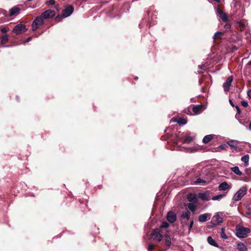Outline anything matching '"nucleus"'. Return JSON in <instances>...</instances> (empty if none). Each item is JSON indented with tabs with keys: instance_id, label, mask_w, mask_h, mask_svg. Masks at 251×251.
Returning <instances> with one entry per match:
<instances>
[{
	"instance_id": "b1692460",
	"label": "nucleus",
	"mask_w": 251,
	"mask_h": 251,
	"mask_svg": "<svg viewBox=\"0 0 251 251\" xmlns=\"http://www.w3.org/2000/svg\"><path fill=\"white\" fill-rule=\"evenodd\" d=\"M213 139V136L211 134H209V135H206L205 136L203 139H202V142L205 143V144H206V143H208V142H209L212 139Z\"/></svg>"
},
{
	"instance_id": "a19ab883",
	"label": "nucleus",
	"mask_w": 251,
	"mask_h": 251,
	"mask_svg": "<svg viewBox=\"0 0 251 251\" xmlns=\"http://www.w3.org/2000/svg\"><path fill=\"white\" fill-rule=\"evenodd\" d=\"M235 108H236V109L237 110V113L238 114H240L241 113V111H240L239 107L238 106H236Z\"/></svg>"
},
{
	"instance_id": "f8f14e48",
	"label": "nucleus",
	"mask_w": 251,
	"mask_h": 251,
	"mask_svg": "<svg viewBox=\"0 0 251 251\" xmlns=\"http://www.w3.org/2000/svg\"><path fill=\"white\" fill-rule=\"evenodd\" d=\"M152 238L156 239L158 242L162 239V235L158 229H155L151 233Z\"/></svg>"
},
{
	"instance_id": "72a5a7b5",
	"label": "nucleus",
	"mask_w": 251,
	"mask_h": 251,
	"mask_svg": "<svg viewBox=\"0 0 251 251\" xmlns=\"http://www.w3.org/2000/svg\"><path fill=\"white\" fill-rule=\"evenodd\" d=\"M241 104L244 107H246L248 106V102L244 100H243L241 101Z\"/></svg>"
},
{
	"instance_id": "603ef678",
	"label": "nucleus",
	"mask_w": 251,
	"mask_h": 251,
	"mask_svg": "<svg viewBox=\"0 0 251 251\" xmlns=\"http://www.w3.org/2000/svg\"><path fill=\"white\" fill-rule=\"evenodd\" d=\"M248 64L249 65H251V61H250L249 62H248Z\"/></svg>"
},
{
	"instance_id": "a878e982",
	"label": "nucleus",
	"mask_w": 251,
	"mask_h": 251,
	"mask_svg": "<svg viewBox=\"0 0 251 251\" xmlns=\"http://www.w3.org/2000/svg\"><path fill=\"white\" fill-rule=\"evenodd\" d=\"M195 184H200L201 185H204L206 183V181L205 180L201 178H198L197 180L194 182Z\"/></svg>"
},
{
	"instance_id": "4468645a",
	"label": "nucleus",
	"mask_w": 251,
	"mask_h": 251,
	"mask_svg": "<svg viewBox=\"0 0 251 251\" xmlns=\"http://www.w3.org/2000/svg\"><path fill=\"white\" fill-rule=\"evenodd\" d=\"M210 214L209 213H204L201 214L198 218L199 221L201 223L205 222L208 219H210Z\"/></svg>"
},
{
	"instance_id": "0eeeda50",
	"label": "nucleus",
	"mask_w": 251,
	"mask_h": 251,
	"mask_svg": "<svg viewBox=\"0 0 251 251\" xmlns=\"http://www.w3.org/2000/svg\"><path fill=\"white\" fill-rule=\"evenodd\" d=\"M74 9L73 6L69 5L63 9L62 11V16L64 18H67L71 15L74 12Z\"/></svg>"
},
{
	"instance_id": "6ab92c4d",
	"label": "nucleus",
	"mask_w": 251,
	"mask_h": 251,
	"mask_svg": "<svg viewBox=\"0 0 251 251\" xmlns=\"http://www.w3.org/2000/svg\"><path fill=\"white\" fill-rule=\"evenodd\" d=\"M237 249L239 251H247V248L245 244L243 243H239L237 245Z\"/></svg>"
},
{
	"instance_id": "7ed1b4c3",
	"label": "nucleus",
	"mask_w": 251,
	"mask_h": 251,
	"mask_svg": "<svg viewBox=\"0 0 251 251\" xmlns=\"http://www.w3.org/2000/svg\"><path fill=\"white\" fill-rule=\"evenodd\" d=\"M236 235L239 238H244L248 236L251 232L249 228L240 227L236 229Z\"/></svg>"
},
{
	"instance_id": "a18cd8bd",
	"label": "nucleus",
	"mask_w": 251,
	"mask_h": 251,
	"mask_svg": "<svg viewBox=\"0 0 251 251\" xmlns=\"http://www.w3.org/2000/svg\"><path fill=\"white\" fill-rule=\"evenodd\" d=\"M238 47H237V46H232V50L233 51L237 50H238Z\"/></svg>"
},
{
	"instance_id": "bb28decb",
	"label": "nucleus",
	"mask_w": 251,
	"mask_h": 251,
	"mask_svg": "<svg viewBox=\"0 0 251 251\" xmlns=\"http://www.w3.org/2000/svg\"><path fill=\"white\" fill-rule=\"evenodd\" d=\"M225 196H226L225 194H220V195H216V196L213 197L212 198V200L213 201H219V200H221L222 198H223L224 197H225Z\"/></svg>"
},
{
	"instance_id": "49530a36",
	"label": "nucleus",
	"mask_w": 251,
	"mask_h": 251,
	"mask_svg": "<svg viewBox=\"0 0 251 251\" xmlns=\"http://www.w3.org/2000/svg\"><path fill=\"white\" fill-rule=\"evenodd\" d=\"M31 39H32L31 37H28V38L26 39V41H25V42L24 43V44H25V43H27V42H28L30 41L31 40Z\"/></svg>"
},
{
	"instance_id": "f3484780",
	"label": "nucleus",
	"mask_w": 251,
	"mask_h": 251,
	"mask_svg": "<svg viewBox=\"0 0 251 251\" xmlns=\"http://www.w3.org/2000/svg\"><path fill=\"white\" fill-rule=\"evenodd\" d=\"M218 13L220 16V18L222 20V21H223L224 22L227 21V16L225 12H223L221 10H218Z\"/></svg>"
},
{
	"instance_id": "2f4dec72",
	"label": "nucleus",
	"mask_w": 251,
	"mask_h": 251,
	"mask_svg": "<svg viewBox=\"0 0 251 251\" xmlns=\"http://www.w3.org/2000/svg\"><path fill=\"white\" fill-rule=\"evenodd\" d=\"M55 3V1L54 0H49L46 2V4L50 7V6L54 5Z\"/></svg>"
},
{
	"instance_id": "37998d69",
	"label": "nucleus",
	"mask_w": 251,
	"mask_h": 251,
	"mask_svg": "<svg viewBox=\"0 0 251 251\" xmlns=\"http://www.w3.org/2000/svg\"><path fill=\"white\" fill-rule=\"evenodd\" d=\"M248 96L251 99V89L249 90L247 92Z\"/></svg>"
},
{
	"instance_id": "6e6552de",
	"label": "nucleus",
	"mask_w": 251,
	"mask_h": 251,
	"mask_svg": "<svg viewBox=\"0 0 251 251\" xmlns=\"http://www.w3.org/2000/svg\"><path fill=\"white\" fill-rule=\"evenodd\" d=\"M41 15L44 19H47L54 17L55 12L54 10L49 9L43 12Z\"/></svg>"
},
{
	"instance_id": "f704fd0d",
	"label": "nucleus",
	"mask_w": 251,
	"mask_h": 251,
	"mask_svg": "<svg viewBox=\"0 0 251 251\" xmlns=\"http://www.w3.org/2000/svg\"><path fill=\"white\" fill-rule=\"evenodd\" d=\"M200 198H201L203 200H204V201L208 200L207 196L204 194H201Z\"/></svg>"
},
{
	"instance_id": "4be33fe9",
	"label": "nucleus",
	"mask_w": 251,
	"mask_h": 251,
	"mask_svg": "<svg viewBox=\"0 0 251 251\" xmlns=\"http://www.w3.org/2000/svg\"><path fill=\"white\" fill-rule=\"evenodd\" d=\"M207 242L210 245L214 247H218V244L215 242V241L210 236L207 238Z\"/></svg>"
},
{
	"instance_id": "393cba45",
	"label": "nucleus",
	"mask_w": 251,
	"mask_h": 251,
	"mask_svg": "<svg viewBox=\"0 0 251 251\" xmlns=\"http://www.w3.org/2000/svg\"><path fill=\"white\" fill-rule=\"evenodd\" d=\"M249 155L248 154H246L241 157V160L245 163V166H248L249 165Z\"/></svg>"
},
{
	"instance_id": "7c9ffc66",
	"label": "nucleus",
	"mask_w": 251,
	"mask_h": 251,
	"mask_svg": "<svg viewBox=\"0 0 251 251\" xmlns=\"http://www.w3.org/2000/svg\"><path fill=\"white\" fill-rule=\"evenodd\" d=\"M165 237V242H166V245L168 246H170L171 244L170 237H169V236L168 235H166Z\"/></svg>"
},
{
	"instance_id": "4c0bfd02",
	"label": "nucleus",
	"mask_w": 251,
	"mask_h": 251,
	"mask_svg": "<svg viewBox=\"0 0 251 251\" xmlns=\"http://www.w3.org/2000/svg\"><path fill=\"white\" fill-rule=\"evenodd\" d=\"M193 224H194V221L192 220L190 222V224L189 225V226H188V230H189V231H190L192 229V227L193 226Z\"/></svg>"
},
{
	"instance_id": "473e14b6",
	"label": "nucleus",
	"mask_w": 251,
	"mask_h": 251,
	"mask_svg": "<svg viewBox=\"0 0 251 251\" xmlns=\"http://www.w3.org/2000/svg\"><path fill=\"white\" fill-rule=\"evenodd\" d=\"M169 226V224L166 222H164L162 223L160 227L161 228H166L168 227Z\"/></svg>"
},
{
	"instance_id": "e433bc0d",
	"label": "nucleus",
	"mask_w": 251,
	"mask_h": 251,
	"mask_svg": "<svg viewBox=\"0 0 251 251\" xmlns=\"http://www.w3.org/2000/svg\"><path fill=\"white\" fill-rule=\"evenodd\" d=\"M234 142V140H230L227 142V144L230 147H234L235 145L233 144Z\"/></svg>"
},
{
	"instance_id": "5701e85b",
	"label": "nucleus",
	"mask_w": 251,
	"mask_h": 251,
	"mask_svg": "<svg viewBox=\"0 0 251 251\" xmlns=\"http://www.w3.org/2000/svg\"><path fill=\"white\" fill-rule=\"evenodd\" d=\"M231 170L237 175L241 176L242 175V173L240 171L239 167L237 166L231 168Z\"/></svg>"
},
{
	"instance_id": "8fccbe9b",
	"label": "nucleus",
	"mask_w": 251,
	"mask_h": 251,
	"mask_svg": "<svg viewBox=\"0 0 251 251\" xmlns=\"http://www.w3.org/2000/svg\"><path fill=\"white\" fill-rule=\"evenodd\" d=\"M203 67V65H201L199 66V68L200 69H201Z\"/></svg>"
},
{
	"instance_id": "9d476101",
	"label": "nucleus",
	"mask_w": 251,
	"mask_h": 251,
	"mask_svg": "<svg viewBox=\"0 0 251 251\" xmlns=\"http://www.w3.org/2000/svg\"><path fill=\"white\" fill-rule=\"evenodd\" d=\"M223 222V217L220 216L219 213H217L212 218L211 223L214 225H217Z\"/></svg>"
},
{
	"instance_id": "aec40b11",
	"label": "nucleus",
	"mask_w": 251,
	"mask_h": 251,
	"mask_svg": "<svg viewBox=\"0 0 251 251\" xmlns=\"http://www.w3.org/2000/svg\"><path fill=\"white\" fill-rule=\"evenodd\" d=\"M224 35V32L221 31H217L215 33L214 35L213 36V39L214 40L216 39H220L222 38V36Z\"/></svg>"
},
{
	"instance_id": "de8ad7c7",
	"label": "nucleus",
	"mask_w": 251,
	"mask_h": 251,
	"mask_svg": "<svg viewBox=\"0 0 251 251\" xmlns=\"http://www.w3.org/2000/svg\"><path fill=\"white\" fill-rule=\"evenodd\" d=\"M229 103L231 104V105L232 106L234 107V105L233 102H232V100H229Z\"/></svg>"
},
{
	"instance_id": "423d86ee",
	"label": "nucleus",
	"mask_w": 251,
	"mask_h": 251,
	"mask_svg": "<svg viewBox=\"0 0 251 251\" xmlns=\"http://www.w3.org/2000/svg\"><path fill=\"white\" fill-rule=\"evenodd\" d=\"M206 106L203 104L196 105L193 107L192 110L194 114L198 115L203 111L206 109Z\"/></svg>"
},
{
	"instance_id": "dca6fc26",
	"label": "nucleus",
	"mask_w": 251,
	"mask_h": 251,
	"mask_svg": "<svg viewBox=\"0 0 251 251\" xmlns=\"http://www.w3.org/2000/svg\"><path fill=\"white\" fill-rule=\"evenodd\" d=\"M20 9L17 7H13L9 10V16H16L20 13Z\"/></svg>"
},
{
	"instance_id": "9b49d317",
	"label": "nucleus",
	"mask_w": 251,
	"mask_h": 251,
	"mask_svg": "<svg viewBox=\"0 0 251 251\" xmlns=\"http://www.w3.org/2000/svg\"><path fill=\"white\" fill-rule=\"evenodd\" d=\"M167 219L169 223H174L176 221V215L174 212L169 211L167 215Z\"/></svg>"
},
{
	"instance_id": "f257e3e1",
	"label": "nucleus",
	"mask_w": 251,
	"mask_h": 251,
	"mask_svg": "<svg viewBox=\"0 0 251 251\" xmlns=\"http://www.w3.org/2000/svg\"><path fill=\"white\" fill-rule=\"evenodd\" d=\"M194 139V136L192 135L190 132H179L176 135L175 139L176 146L174 148V150L189 153L195 152L196 150L194 148H189L185 146L181 147L178 145L179 142H181L183 144L190 143L193 141Z\"/></svg>"
},
{
	"instance_id": "09e8293b",
	"label": "nucleus",
	"mask_w": 251,
	"mask_h": 251,
	"mask_svg": "<svg viewBox=\"0 0 251 251\" xmlns=\"http://www.w3.org/2000/svg\"><path fill=\"white\" fill-rule=\"evenodd\" d=\"M249 129L251 130V121L250 122L249 125Z\"/></svg>"
},
{
	"instance_id": "c03bdc74",
	"label": "nucleus",
	"mask_w": 251,
	"mask_h": 251,
	"mask_svg": "<svg viewBox=\"0 0 251 251\" xmlns=\"http://www.w3.org/2000/svg\"><path fill=\"white\" fill-rule=\"evenodd\" d=\"M224 27L226 29H228L230 27V25L229 24H226L225 25Z\"/></svg>"
},
{
	"instance_id": "f03ea898",
	"label": "nucleus",
	"mask_w": 251,
	"mask_h": 251,
	"mask_svg": "<svg viewBox=\"0 0 251 251\" xmlns=\"http://www.w3.org/2000/svg\"><path fill=\"white\" fill-rule=\"evenodd\" d=\"M248 191L247 187L246 186L242 187L233 196L232 200L234 201H237L242 199V198L247 194Z\"/></svg>"
},
{
	"instance_id": "ddd939ff",
	"label": "nucleus",
	"mask_w": 251,
	"mask_h": 251,
	"mask_svg": "<svg viewBox=\"0 0 251 251\" xmlns=\"http://www.w3.org/2000/svg\"><path fill=\"white\" fill-rule=\"evenodd\" d=\"M230 188L231 186L226 181L223 182L218 186V189L220 191H226L229 189Z\"/></svg>"
},
{
	"instance_id": "39448f33",
	"label": "nucleus",
	"mask_w": 251,
	"mask_h": 251,
	"mask_svg": "<svg viewBox=\"0 0 251 251\" xmlns=\"http://www.w3.org/2000/svg\"><path fill=\"white\" fill-rule=\"evenodd\" d=\"M27 30L26 26L24 24H18L13 29V32L19 35L22 33L25 32Z\"/></svg>"
},
{
	"instance_id": "c9c22d12",
	"label": "nucleus",
	"mask_w": 251,
	"mask_h": 251,
	"mask_svg": "<svg viewBox=\"0 0 251 251\" xmlns=\"http://www.w3.org/2000/svg\"><path fill=\"white\" fill-rule=\"evenodd\" d=\"M245 172L247 175H248L249 176L251 175V168H246L245 170Z\"/></svg>"
},
{
	"instance_id": "a211bd4d",
	"label": "nucleus",
	"mask_w": 251,
	"mask_h": 251,
	"mask_svg": "<svg viewBox=\"0 0 251 251\" xmlns=\"http://www.w3.org/2000/svg\"><path fill=\"white\" fill-rule=\"evenodd\" d=\"M197 204L196 203H188L187 205V208L189 210V211H191L193 213H195L196 207H197Z\"/></svg>"
},
{
	"instance_id": "3c124183",
	"label": "nucleus",
	"mask_w": 251,
	"mask_h": 251,
	"mask_svg": "<svg viewBox=\"0 0 251 251\" xmlns=\"http://www.w3.org/2000/svg\"><path fill=\"white\" fill-rule=\"evenodd\" d=\"M201 72L200 71H197V74H201Z\"/></svg>"
},
{
	"instance_id": "c756f323",
	"label": "nucleus",
	"mask_w": 251,
	"mask_h": 251,
	"mask_svg": "<svg viewBox=\"0 0 251 251\" xmlns=\"http://www.w3.org/2000/svg\"><path fill=\"white\" fill-rule=\"evenodd\" d=\"M8 40V37L7 35H3L1 37V43L4 44L7 42Z\"/></svg>"
},
{
	"instance_id": "1a4fd4ad",
	"label": "nucleus",
	"mask_w": 251,
	"mask_h": 251,
	"mask_svg": "<svg viewBox=\"0 0 251 251\" xmlns=\"http://www.w3.org/2000/svg\"><path fill=\"white\" fill-rule=\"evenodd\" d=\"M233 81V77L232 76H228L226 79L225 83L223 84V87L224 91L226 92H228L229 90L230 87L231 86V83Z\"/></svg>"
},
{
	"instance_id": "ea45409f",
	"label": "nucleus",
	"mask_w": 251,
	"mask_h": 251,
	"mask_svg": "<svg viewBox=\"0 0 251 251\" xmlns=\"http://www.w3.org/2000/svg\"><path fill=\"white\" fill-rule=\"evenodd\" d=\"M0 31L3 33H6L7 32V30L5 28H1Z\"/></svg>"
},
{
	"instance_id": "58836bf2",
	"label": "nucleus",
	"mask_w": 251,
	"mask_h": 251,
	"mask_svg": "<svg viewBox=\"0 0 251 251\" xmlns=\"http://www.w3.org/2000/svg\"><path fill=\"white\" fill-rule=\"evenodd\" d=\"M220 148L222 150H226L227 148V146L226 144H222L220 146Z\"/></svg>"
},
{
	"instance_id": "79ce46f5",
	"label": "nucleus",
	"mask_w": 251,
	"mask_h": 251,
	"mask_svg": "<svg viewBox=\"0 0 251 251\" xmlns=\"http://www.w3.org/2000/svg\"><path fill=\"white\" fill-rule=\"evenodd\" d=\"M251 209L250 207L248 208V211L246 212V214L247 215H251Z\"/></svg>"
},
{
	"instance_id": "c85d7f7f",
	"label": "nucleus",
	"mask_w": 251,
	"mask_h": 251,
	"mask_svg": "<svg viewBox=\"0 0 251 251\" xmlns=\"http://www.w3.org/2000/svg\"><path fill=\"white\" fill-rule=\"evenodd\" d=\"M225 228L224 227H222L221 228V238H222L223 239H227L228 238V237L225 234Z\"/></svg>"
},
{
	"instance_id": "cd10ccee",
	"label": "nucleus",
	"mask_w": 251,
	"mask_h": 251,
	"mask_svg": "<svg viewBox=\"0 0 251 251\" xmlns=\"http://www.w3.org/2000/svg\"><path fill=\"white\" fill-rule=\"evenodd\" d=\"M176 122L180 125H184L187 123V121L184 119L179 118L176 120Z\"/></svg>"
},
{
	"instance_id": "412c9836",
	"label": "nucleus",
	"mask_w": 251,
	"mask_h": 251,
	"mask_svg": "<svg viewBox=\"0 0 251 251\" xmlns=\"http://www.w3.org/2000/svg\"><path fill=\"white\" fill-rule=\"evenodd\" d=\"M190 212L189 210L183 211L181 215V217L182 219H186L188 220L190 217Z\"/></svg>"
},
{
	"instance_id": "2eb2a0df",
	"label": "nucleus",
	"mask_w": 251,
	"mask_h": 251,
	"mask_svg": "<svg viewBox=\"0 0 251 251\" xmlns=\"http://www.w3.org/2000/svg\"><path fill=\"white\" fill-rule=\"evenodd\" d=\"M187 199L188 201H189V203H197L198 202V199L196 195L193 194H189L187 196Z\"/></svg>"
},
{
	"instance_id": "20e7f679",
	"label": "nucleus",
	"mask_w": 251,
	"mask_h": 251,
	"mask_svg": "<svg viewBox=\"0 0 251 251\" xmlns=\"http://www.w3.org/2000/svg\"><path fill=\"white\" fill-rule=\"evenodd\" d=\"M44 19L41 15L37 17L32 24V29L33 31L36 30L40 25H43Z\"/></svg>"
}]
</instances>
